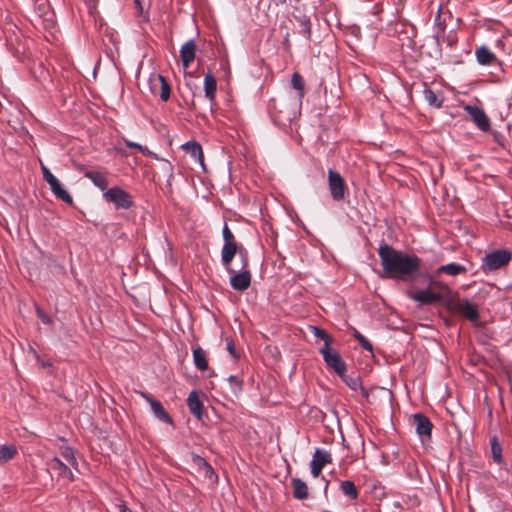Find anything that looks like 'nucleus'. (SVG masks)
I'll return each mask as SVG.
<instances>
[{
	"instance_id": "obj_1",
	"label": "nucleus",
	"mask_w": 512,
	"mask_h": 512,
	"mask_svg": "<svg viewBox=\"0 0 512 512\" xmlns=\"http://www.w3.org/2000/svg\"><path fill=\"white\" fill-rule=\"evenodd\" d=\"M378 255L384 272L391 278L411 279L421 267L419 257L396 250L388 244L379 247Z\"/></svg>"
},
{
	"instance_id": "obj_2",
	"label": "nucleus",
	"mask_w": 512,
	"mask_h": 512,
	"mask_svg": "<svg viewBox=\"0 0 512 512\" xmlns=\"http://www.w3.org/2000/svg\"><path fill=\"white\" fill-rule=\"evenodd\" d=\"M445 306L450 312L468 319L473 324L479 321L480 316L477 305L469 302L467 299L460 298L458 294L449 299Z\"/></svg>"
},
{
	"instance_id": "obj_3",
	"label": "nucleus",
	"mask_w": 512,
	"mask_h": 512,
	"mask_svg": "<svg viewBox=\"0 0 512 512\" xmlns=\"http://www.w3.org/2000/svg\"><path fill=\"white\" fill-rule=\"evenodd\" d=\"M511 259L512 252L510 250H495L483 257L481 268L485 273L492 272L507 266Z\"/></svg>"
},
{
	"instance_id": "obj_4",
	"label": "nucleus",
	"mask_w": 512,
	"mask_h": 512,
	"mask_svg": "<svg viewBox=\"0 0 512 512\" xmlns=\"http://www.w3.org/2000/svg\"><path fill=\"white\" fill-rule=\"evenodd\" d=\"M241 256L243 266L248 265V253L243 245L237 243L224 244L221 251V261L227 272H232L231 263L236 254Z\"/></svg>"
},
{
	"instance_id": "obj_5",
	"label": "nucleus",
	"mask_w": 512,
	"mask_h": 512,
	"mask_svg": "<svg viewBox=\"0 0 512 512\" xmlns=\"http://www.w3.org/2000/svg\"><path fill=\"white\" fill-rule=\"evenodd\" d=\"M104 199L115 205L116 209L127 210L134 205L133 197L119 186L107 189L103 193Z\"/></svg>"
},
{
	"instance_id": "obj_6",
	"label": "nucleus",
	"mask_w": 512,
	"mask_h": 512,
	"mask_svg": "<svg viewBox=\"0 0 512 512\" xmlns=\"http://www.w3.org/2000/svg\"><path fill=\"white\" fill-rule=\"evenodd\" d=\"M328 186L332 199L342 201L348 194V186L345 179L333 169L328 170Z\"/></svg>"
},
{
	"instance_id": "obj_7",
	"label": "nucleus",
	"mask_w": 512,
	"mask_h": 512,
	"mask_svg": "<svg viewBox=\"0 0 512 512\" xmlns=\"http://www.w3.org/2000/svg\"><path fill=\"white\" fill-rule=\"evenodd\" d=\"M43 178L49 184L51 191L58 198L67 204H73V198L71 195L61 186L59 180L51 173V171L44 165L41 159H39Z\"/></svg>"
},
{
	"instance_id": "obj_8",
	"label": "nucleus",
	"mask_w": 512,
	"mask_h": 512,
	"mask_svg": "<svg viewBox=\"0 0 512 512\" xmlns=\"http://www.w3.org/2000/svg\"><path fill=\"white\" fill-rule=\"evenodd\" d=\"M319 352L323 356V359L329 368L333 369L338 375H343L346 371V364L339 353L335 349L331 348V345L323 344L319 349Z\"/></svg>"
},
{
	"instance_id": "obj_9",
	"label": "nucleus",
	"mask_w": 512,
	"mask_h": 512,
	"mask_svg": "<svg viewBox=\"0 0 512 512\" xmlns=\"http://www.w3.org/2000/svg\"><path fill=\"white\" fill-rule=\"evenodd\" d=\"M408 297L420 305H432L435 303H443L442 298L432 287L425 289H418L413 292H409Z\"/></svg>"
},
{
	"instance_id": "obj_10",
	"label": "nucleus",
	"mask_w": 512,
	"mask_h": 512,
	"mask_svg": "<svg viewBox=\"0 0 512 512\" xmlns=\"http://www.w3.org/2000/svg\"><path fill=\"white\" fill-rule=\"evenodd\" d=\"M228 273L231 275L230 285L234 290L243 292L250 287L251 273L248 269V265L245 267L242 265L241 271L239 273H237L233 268L232 272Z\"/></svg>"
},
{
	"instance_id": "obj_11",
	"label": "nucleus",
	"mask_w": 512,
	"mask_h": 512,
	"mask_svg": "<svg viewBox=\"0 0 512 512\" xmlns=\"http://www.w3.org/2000/svg\"><path fill=\"white\" fill-rule=\"evenodd\" d=\"M411 424L415 427L416 433L422 440L431 438L433 424L426 415L422 413L414 414L411 418Z\"/></svg>"
},
{
	"instance_id": "obj_12",
	"label": "nucleus",
	"mask_w": 512,
	"mask_h": 512,
	"mask_svg": "<svg viewBox=\"0 0 512 512\" xmlns=\"http://www.w3.org/2000/svg\"><path fill=\"white\" fill-rule=\"evenodd\" d=\"M331 461L332 456L329 452L322 449H316L313 455V459L310 463L311 474L313 477H318L321 474L324 466L328 463H331Z\"/></svg>"
},
{
	"instance_id": "obj_13",
	"label": "nucleus",
	"mask_w": 512,
	"mask_h": 512,
	"mask_svg": "<svg viewBox=\"0 0 512 512\" xmlns=\"http://www.w3.org/2000/svg\"><path fill=\"white\" fill-rule=\"evenodd\" d=\"M465 111L480 130L488 131L490 129V120L483 109L468 105L465 107Z\"/></svg>"
},
{
	"instance_id": "obj_14",
	"label": "nucleus",
	"mask_w": 512,
	"mask_h": 512,
	"mask_svg": "<svg viewBox=\"0 0 512 512\" xmlns=\"http://www.w3.org/2000/svg\"><path fill=\"white\" fill-rule=\"evenodd\" d=\"M142 397L150 403L151 409L155 415L156 418H158L160 421L168 424H172V418L168 414V412L165 410L163 405L160 401L154 399L149 394L141 392Z\"/></svg>"
},
{
	"instance_id": "obj_15",
	"label": "nucleus",
	"mask_w": 512,
	"mask_h": 512,
	"mask_svg": "<svg viewBox=\"0 0 512 512\" xmlns=\"http://www.w3.org/2000/svg\"><path fill=\"white\" fill-rule=\"evenodd\" d=\"M151 89L153 93H156L157 85H160V99L164 102L168 101L171 95V87L166 78L162 75H157L150 80Z\"/></svg>"
},
{
	"instance_id": "obj_16",
	"label": "nucleus",
	"mask_w": 512,
	"mask_h": 512,
	"mask_svg": "<svg viewBox=\"0 0 512 512\" xmlns=\"http://www.w3.org/2000/svg\"><path fill=\"white\" fill-rule=\"evenodd\" d=\"M429 287H432L440 295L443 300V304L446 305L447 301L453 298L457 293H453L449 286L441 281H438L435 277H429Z\"/></svg>"
},
{
	"instance_id": "obj_17",
	"label": "nucleus",
	"mask_w": 512,
	"mask_h": 512,
	"mask_svg": "<svg viewBox=\"0 0 512 512\" xmlns=\"http://www.w3.org/2000/svg\"><path fill=\"white\" fill-rule=\"evenodd\" d=\"M196 56V44L193 40L185 42L180 50V57L182 60L183 67L187 69L190 64L195 60Z\"/></svg>"
},
{
	"instance_id": "obj_18",
	"label": "nucleus",
	"mask_w": 512,
	"mask_h": 512,
	"mask_svg": "<svg viewBox=\"0 0 512 512\" xmlns=\"http://www.w3.org/2000/svg\"><path fill=\"white\" fill-rule=\"evenodd\" d=\"M477 62L482 66H490L499 63L496 55L486 46L478 47L475 50Z\"/></svg>"
},
{
	"instance_id": "obj_19",
	"label": "nucleus",
	"mask_w": 512,
	"mask_h": 512,
	"mask_svg": "<svg viewBox=\"0 0 512 512\" xmlns=\"http://www.w3.org/2000/svg\"><path fill=\"white\" fill-rule=\"evenodd\" d=\"M425 101L432 107L441 108L444 101V96L441 91H433L425 85L423 90Z\"/></svg>"
},
{
	"instance_id": "obj_20",
	"label": "nucleus",
	"mask_w": 512,
	"mask_h": 512,
	"mask_svg": "<svg viewBox=\"0 0 512 512\" xmlns=\"http://www.w3.org/2000/svg\"><path fill=\"white\" fill-rule=\"evenodd\" d=\"M84 176L102 191L107 190L109 183L105 173L89 170L84 173Z\"/></svg>"
},
{
	"instance_id": "obj_21",
	"label": "nucleus",
	"mask_w": 512,
	"mask_h": 512,
	"mask_svg": "<svg viewBox=\"0 0 512 512\" xmlns=\"http://www.w3.org/2000/svg\"><path fill=\"white\" fill-rule=\"evenodd\" d=\"M187 405H188L190 412L198 419H201L203 404H202L201 400L199 399V396L196 391H192L189 394V396L187 398Z\"/></svg>"
},
{
	"instance_id": "obj_22",
	"label": "nucleus",
	"mask_w": 512,
	"mask_h": 512,
	"mask_svg": "<svg viewBox=\"0 0 512 512\" xmlns=\"http://www.w3.org/2000/svg\"><path fill=\"white\" fill-rule=\"evenodd\" d=\"M291 486L293 488V496L298 500H304L308 498V486L299 478L291 479Z\"/></svg>"
},
{
	"instance_id": "obj_23",
	"label": "nucleus",
	"mask_w": 512,
	"mask_h": 512,
	"mask_svg": "<svg viewBox=\"0 0 512 512\" xmlns=\"http://www.w3.org/2000/svg\"><path fill=\"white\" fill-rule=\"evenodd\" d=\"M204 90H205V97L207 99H209V101L213 102L215 100V96H216L217 82H216L215 77L210 73L205 75Z\"/></svg>"
},
{
	"instance_id": "obj_24",
	"label": "nucleus",
	"mask_w": 512,
	"mask_h": 512,
	"mask_svg": "<svg viewBox=\"0 0 512 512\" xmlns=\"http://www.w3.org/2000/svg\"><path fill=\"white\" fill-rule=\"evenodd\" d=\"M466 272V267L458 263H449L446 265H442L436 270V274L438 275L444 273L450 276H457L459 274H463Z\"/></svg>"
},
{
	"instance_id": "obj_25",
	"label": "nucleus",
	"mask_w": 512,
	"mask_h": 512,
	"mask_svg": "<svg viewBox=\"0 0 512 512\" xmlns=\"http://www.w3.org/2000/svg\"><path fill=\"white\" fill-rule=\"evenodd\" d=\"M50 469L57 472L58 475L62 478L68 479L70 481L73 479V474L67 464L63 463L57 458L53 459V461L50 463Z\"/></svg>"
},
{
	"instance_id": "obj_26",
	"label": "nucleus",
	"mask_w": 512,
	"mask_h": 512,
	"mask_svg": "<svg viewBox=\"0 0 512 512\" xmlns=\"http://www.w3.org/2000/svg\"><path fill=\"white\" fill-rule=\"evenodd\" d=\"M193 360L195 366L201 370L205 371L208 369V361L206 357V352L201 347H196L193 350Z\"/></svg>"
},
{
	"instance_id": "obj_27",
	"label": "nucleus",
	"mask_w": 512,
	"mask_h": 512,
	"mask_svg": "<svg viewBox=\"0 0 512 512\" xmlns=\"http://www.w3.org/2000/svg\"><path fill=\"white\" fill-rule=\"evenodd\" d=\"M340 490L344 495L351 499L358 498V490L354 484V482L346 480L340 482Z\"/></svg>"
},
{
	"instance_id": "obj_28",
	"label": "nucleus",
	"mask_w": 512,
	"mask_h": 512,
	"mask_svg": "<svg viewBox=\"0 0 512 512\" xmlns=\"http://www.w3.org/2000/svg\"><path fill=\"white\" fill-rule=\"evenodd\" d=\"M490 444H491L492 458H493L494 462H496L499 465L502 464L503 463L502 447L499 444L496 436L491 438Z\"/></svg>"
},
{
	"instance_id": "obj_29",
	"label": "nucleus",
	"mask_w": 512,
	"mask_h": 512,
	"mask_svg": "<svg viewBox=\"0 0 512 512\" xmlns=\"http://www.w3.org/2000/svg\"><path fill=\"white\" fill-rule=\"evenodd\" d=\"M291 84L298 91L299 98L302 99L304 97L305 81L298 72L293 73Z\"/></svg>"
},
{
	"instance_id": "obj_30",
	"label": "nucleus",
	"mask_w": 512,
	"mask_h": 512,
	"mask_svg": "<svg viewBox=\"0 0 512 512\" xmlns=\"http://www.w3.org/2000/svg\"><path fill=\"white\" fill-rule=\"evenodd\" d=\"M17 453V449L13 445H2L0 447V461L6 463L11 460Z\"/></svg>"
},
{
	"instance_id": "obj_31",
	"label": "nucleus",
	"mask_w": 512,
	"mask_h": 512,
	"mask_svg": "<svg viewBox=\"0 0 512 512\" xmlns=\"http://www.w3.org/2000/svg\"><path fill=\"white\" fill-rule=\"evenodd\" d=\"M345 384L353 391H357L361 388L362 380L359 376L346 375L345 372L343 375H339Z\"/></svg>"
},
{
	"instance_id": "obj_32",
	"label": "nucleus",
	"mask_w": 512,
	"mask_h": 512,
	"mask_svg": "<svg viewBox=\"0 0 512 512\" xmlns=\"http://www.w3.org/2000/svg\"><path fill=\"white\" fill-rule=\"evenodd\" d=\"M311 330L315 337L324 341V344L331 345L333 342V338L323 329L312 326Z\"/></svg>"
},
{
	"instance_id": "obj_33",
	"label": "nucleus",
	"mask_w": 512,
	"mask_h": 512,
	"mask_svg": "<svg viewBox=\"0 0 512 512\" xmlns=\"http://www.w3.org/2000/svg\"><path fill=\"white\" fill-rule=\"evenodd\" d=\"M353 336L359 342V344L361 345V347L363 349L372 352V350H373L372 343L368 339H366L360 332L355 330Z\"/></svg>"
},
{
	"instance_id": "obj_34",
	"label": "nucleus",
	"mask_w": 512,
	"mask_h": 512,
	"mask_svg": "<svg viewBox=\"0 0 512 512\" xmlns=\"http://www.w3.org/2000/svg\"><path fill=\"white\" fill-rule=\"evenodd\" d=\"M301 31L300 33L306 38L310 39L311 37V22L309 18L303 17L299 20Z\"/></svg>"
},
{
	"instance_id": "obj_35",
	"label": "nucleus",
	"mask_w": 512,
	"mask_h": 512,
	"mask_svg": "<svg viewBox=\"0 0 512 512\" xmlns=\"http://www.w3.org/2000/svg\"><path fill=\"white\" fill-rule=\"evenodd\" d=\"M186 149L192 154L194 157L202 158L203 152L201 146L196 142H188L186 143Z\"/></svg>"
},
{
	"instance_id": "obj_36",
	"label": "nucleus",
	"mask_w": 512,
	"mask_h": 512,
	"mask_svg": "<svg viewBox=\"0 0 512 512\" xmlns=\"http://www.w3.org/2000/svg\"><path fill=\"white\" fill-rule=\"evenodd\" d=\"M222 236H223L224 244L237 243L236 238H235L233 232L228 227L227 223L224 224V227L222 229Z\"/></svg>"
},
{
	"instance_id": "obj_37",
	"label": "nucleus",
	"mask_w": 512,
	"mask_h": 512,
	"mask_svg": "<svg viewBox=\"0 0 512 512\" xmlns=\"http://www.w3.org/2000/svg\"><path fill=\"white\" fill-rule=\"evenodd\" d=\"M40 19L42 20V24L45 28H50L54 24V14L53 12L46 11L44 13V18L42 19V16H40Z\"/></svg>"
},
{
	"instance_id": "obj_38",
	"label": "nucleus",
	"mask_w": 512,
	"mask_h": 512,
	"mask_svg": "<svg viewBox=\"0 0 512 512\" xmlns=\"http://www.w3.org/2000/svg\"><path fill=\"white\" fill-rule=\"evenodd\" d=\"M228 380L231 383L232 390L235 394L242 390V382L237 376L231 375Z\"/></svg>"
},
{
	"instance_id": "obj_39",
	"label": "nucleus",
	"mask_w": 512,
	"mask_h": 512,
	"mask_svg": "<svg viewBox=\"0 0 512 512\" xmlns=\"http://www.w3.org/2000/svg\"><path fill=\"white\" fill-rule=\"evenodd\" d=\"M125 145L129 148H133V149H137L139 152H141L142 154H149V150L147 149V147H144L138 143H135V142H132L130 140H125Z\"/></svg>"
},
{
	"instance_id": "obj_40",
	"label": "nucleus",
	"mask_w": 512,
	"mask_h": 512,
	"mask_svg": "<svg viewBox=\"0 0 512 512\" xmlns=\"http://www.w3.org/2000/svg\"><path fill=\"white\" fill-rule=\"evenodd\" d=\"M37 316L41 320V322L45 325H50L52 323V319L49 315H47L41 308H36Z\"/></svg>"
},
{
	"instance_id": "obj_41",
	"label": "nucleus",
	"mask_w": 512,
	"mask_h": 512,
	"mask_svg": "<svg viewBox=\"0 0 512 512\" xmlns=\"http://www.w3.org/2000/svg\"><path fill=\"white\" fill-rule=\"evenodd\" d=\"M203 461V469H204V474L206 477H208L209 479H212L213 477L217 478L213 468L211 467L210 464H208L206 461H204L203 459H201Z\"/></svg>"
},
{
	"instance_id": "obj_42",
	"label": "nucleus",
	"mask_w": 512,
	"mask_h": 512,
	"mask_svg": "<svg viewBox=\"0 0 512 512\" xmlns=\"http://www.w3.org/2000/svg\"><path fill=\"white\" fill-rule=\"evenodd\" d=\"M63 457L68 464L73 465V466L76 465V459H75L73 451L71 449H66L63 452Z\"/></svg>"
},
{
	"instance_id": "obj_43",
	"label": "nucleus",
	"mask_w": 512,
	"mask_h": 512,
	"mask_svg": "<svg viewBox=\"0 0 512 512\" xmlns=\"http://www.w3.org/2000/svg\"><path fill=\"white\" fill-rule=\"evenodd\" d=\"M226 343H227V350L229 351V353L234 357V358H238L239 355L237 354L236 352V349H235V345L232 341L231 338H227L226 339Z\"/></svg>"
},
{
	"instance_id": "obj_44",
	"label": "nucleus",
	"mask_w": 512,
	"mask_h": 512,
	"mask_svg": "<svg viewBox=\"0 0 512 512\" xmlns=\"http://www.w3.org/2000/svg\"><path fill=\"white\" fill-rule=\"evenodd\" d=\"M134 6L136 10V14L138 16H144V6L142 0H134Z\"/></svg>"
},
{
	"instance_id": "obj_45",
	"label": "nucleus",
	"mask_w": 512,
	"mask_h": 512,
	"mask_svg": "<svg viewBox=\"0 0 512 512\" xmlns=\"http://www.w3.org/2000/svg\"><path fill=\"white\" fill-rule=\"evenodd\" d=\"M494 139L496 140L497 143L504 147L505 138L503 135H501L500 133H494Z\"/></svg>"
},
{
	"instance_id": "obj_46",
	"label": "nucleus",
	"mask_w": 512,
	"mask_h": 512,
	"mask_svg": "<svg viewBox=\"0 0 512 512\" xmlns=\"http://www.w3.org/2000/svg\"><path fill=\"white\" fill-rule=\"evenodd\" d=\"M358 390H360L361 392V395L364 397V398H368L369 397V392L363 387V385H361V388H359Z\"/></svg>"
},
{
	"instance_id": "obj_47",
	"label": "nucleus",
	"mask_w": 512,
	"mask_h": 512,
	"mask_svg": "<svg viewBox=\"0 0 512 512\" xmlns=\"http://www.w3.org/2000/svg\"><path fill=\"white\" fill-rule=\"evenodd\" d=\"M37 362H40L41 363V366L46 369V368H50L51 367V364L48 363V362H45V361H42L40 360L39 358H37Z\"/></svg>"
},
{
	"instance_id": "obj_48",
	"label": "nucleus",
	"mask_w": 512,
	"mask_h": 512,
	"mask_svg": "<svg viewBox=\"0 0 512 512\" xmlns=\"http://www.w3.org/2000/svg\"><path fill=\"white\" fill-rule=\"evenodd\" d=\"M439 29L443 32L445 29V26L442 23H438Z\"/></svg>"
},
{
	"instance_id": "obj_49",
	"label": "nucleus",
	"mask_w": 512,
	"mask_h": 512,
	"mask_svg": "<svg viewBox=\"0 0 512 512\" xmlns=\"http://www.w3.org/2000/svg\"><path fill=\"white\" fill-rule=\"evenodd\" d=\"M440 19V15L438 14V16L436 17L435 21L438 22Z\"/></svg>"
},
{
	"instance_id": "obj_50",
	"label": "nucleus",
	"mask_w": 512,
	"mask_h": 512,
	"mask_svg": "<svg viewBox=\"0 0 512 512\" xmlns=\"http://www.w3.org/2000/svg\"><path fill=\"white\" fill-rule=\"evenodd\" d=\"M281 4H284L286 0H278Z\"/></svg>"
}]
</instances>
